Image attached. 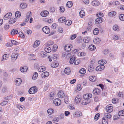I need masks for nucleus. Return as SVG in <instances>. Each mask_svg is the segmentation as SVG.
<instances>
[{"label": "nucleus", "instance_id": "obj_1", "mask_svg": "<svg viewBox=\"0 0 124 124\" xmlns=\"http://www.w3.org/2000/svg\"><path fill=\"white\" fill-rule=\"evenodd\" d=\"M37 91V88L35 86H34L30 89L29 90V92L30 94H33L36 93Z\"/></svg>", "mask_w": 124, "mask_h": 124}, {"label": "nucleus", "instance_id": "obj_2", "mask_svg": "<svg viewBox=\"0 0 124 124\" xmlns=\"http://www.w3.org/2000/svg\"><path fill=\"white\" fill-rule=\"evenodd\" d=\"M113 106L111 104L108 105L106 107V111L109 113L112 112L113 111Z\"/></svg>", "mask_w": 124, "mask_h": 124}, {"label": "nucleus", "instance_id": "obj_3", "mask_svg": "<svg viewBox=\"0 0 124 124\" xmlns=\"http://www.w3.org/2000/svg\"><path fill=\"white\" fill-rule=\"evenodd\" d=\"M54 103L56 106H59L61 103V102L59 99L56 98L54 101Z\"/></svg>", "mask_w": 124, "mask_h": 124}, {"label": "nucleus", "instance_id": "obj_4", "mask_svg": "<svg viewBox=\"0 0 124 124\" xmlns=\"http://www.w3.org/2000/svg\"><path fill=\"white\" fill-rule=\"evenodd\" d=\"M101 92V90L100 89L96 88L93 91V93L95 95H99Z\"/></svg>", "mask_w": 124, "mask_h": 124}, {"label": "nucleus", "instance_id": "obj_5", "mask_svg": "<svg viewBox=\"0 0 124 124\" xmlns=\"http://www.w3.org/2000/svg\"><path fill=\"white\" fill-rule=\"evenodd\" d=\"M43 31L45 33L47 34L50 32V30L47 26H45L43 27L42 28Z\"/></svg>", "mask_w": 124, "mask_h": 124}, {"label": "nucleus", "instance_id": "obj_6", "mask_svg": "<svg viewBox=\"0 0 124 124\" xmlns=\"http://www.w3.org/2000/svg\"><path fill=\"white\" fill-rule=\"evenodd\" d=\"M81 97L80 95H78L75 99V102L77 104L79 103L81 100Z\"/></svg>", "mask_w": 124, "mask_h": 124}, {"label": "nucleus", "instance_id": "obj_7", "mask_svg": "<svg viewBox=\"0 0 124 124\" xmlns=\"http://www.w3.org/2000/svg\"><path fill=\"white\" fill-rule=\"evenodd\" d=\"M18 54L16 53H13L11 55L12 60L13 61H14L16 60L18 56Z\"/></svg>", "mask_w": 124, "mask_h": 124}, {"label": "nucleus", "instance_id": "obj_8", "mask_svg": "<svg viewBox=\"0 0 124 124\" xmlns=\"http://www.w3.org/2000/svg\"><path fill=\"white\" fill-rule=\"evenodd\" d=\"M105 68L103 65H100L97 66L96 68V70L97 71H99L103 70Z\"/></svg>", "mask_w": 124, "mask_h": 124}, {"label": "nucleus", "instance_id": "obj_9", "mask_svg": "<svg viewBox=\"0 0 124 124\" xmlns=\"http://www.w3.org/2000/svg\"><path fill=\"white\" fill-rule=\"evenodd\" d=\"M12 15L11 13H8L4 16V19L5 20H7L11 17Z\"/></svg>", "mask_w": 124, "mask_h": 124}, {"label": "nucleus", "instance_id": "obj_10", "mask_svg": "<svg viewBox=\"0 0 124 124\" xmlns=\"http://www.w3.org/2000/svg\"><path fill=\"white\" fill-rule=\"evenodd\" d=\"M92 97V95L91 93H87L85 94L83 96V98L85 99H87L90 100V99Z\"/></svg>", "mask_w": 124, "mask_h": 124}, {"label": "nucleus", "instance_id": "obj_11", "mask_svg": "<svg viewBox=\"0 0 124 124\" xmlns=\"http://www.w3.org/2000/svg\"><path fill=\"white\" fill-rule=\"evenodd\" d=\"M58 96L60 98H62L65 96V94L63 91L61 90L59 91L58 94Z\"/></svg>", "mask_w": 124, "mask_h": 124}, {"label": "nucleus", "instance_id": "obj_12", "mask_svg": "<svg viewBox=\"0 0 124 124\" xmlns=\"http://www.w3.org/2000/svg\"><path fill=\"white\" fill-rule=\"evenodd\" d=\"M90 101V100L87 99H85L83 98V100L82 101V104L83 105H85L88 104Z\"/></svg>", "mask_w": 124, "mask_h": 124}, {"label": "nucleus", "instance_id": "obj_13", "mask_svg": "<svg viewBox=\"0 0 124 124\" xmlns=\"http://www.w3.org/2000/svg\"><path fill=\"white\" fill-rule=\"evenodd\" d=\"M90 101V100L87 99H85L83 98V100L82 101V104L83 105H85L88 104Z\"/></svg>", "mask_w": 124, "mask_h": 124}, {"label": "nucleus", "instance_id": "obj_14", "mask_svg": "<svg viewBox=\"0 0 124 124\" xmlns=\"http://www.w3.org/2000/svg\"><path fill=\"white\" fill-rule=\"evenodd\" d=\"M48 14V12L47 11L45 10L41 12L40 14V15L42 17H44L47 16Z\"/></svg>", "mask_w": 124, "mask_h": 124}, {"label": "nucleus", "instance_id": "obj_15", "mask_svg": "<svg viewBox=\"0 0 124 124\" xmlns=\"http://www.w3.org/2000/svg\"><path fill=\"white\" fill-rule=\"evenodd\" d=\"M22 80L21 79L17 78L16 79L15 84L17 85H19L21 83Z\"/></svg>", "mask_w": 124, "mask_h": 124}, {"label": "nucleus", "instance_id": "obj_16", "mask_svg": "<svg viewBox=\"0 0 124 124\" xmlns=\"http://www.w3.org/2000/svg\"><path fill=\"white\" fill-rule=\"evenodd\" d=\"M72 47L68 45H66L64 47V49L66 51H70Z\"/></svg>", "mask_w": 124, "mask_h": 124}, {"label": "nucleus", "instance_id": "obj_17", "mask_svg": "<svg viewBox=\"0 0 124 124\" xmlns=\"http://www.w3.org/2000/svg\"><path fill=\"white\" fill-rule=\"evenodd\" d=\"M28 68L27 67L25 66L21 67L20 68V71L22 72H26Z\"/></svg>", "mask_w": 124, "mask_h": 124}, {"label": "nucleus", "instance_id": "obj_18", "mask_svg": "<svg viewBox=\"0 0 124 124\" xmlns=\"http://www.w3.org/2000/svg\"><path fill=\"white\" fill-rule=\"evenodd\" d=\"M103 19L101 18H98L96 19L95 21V23H100L103 21Z\"/></svg>", "mask_w": 124, "mask_h": 124}, {"label": "nucleus", "instance_id": "obj_19", "mask_svg": "<svg viewBox=\"0 0 124 124\" xmlns=\"http://www.w3.org/2000/svg\"><path fill=\"white\" fill-rule=\"evenodd\" d=\"M38 71L40 72H42L46 70V68L43 66H40L38 68Z\"/></svg>", "mask_w": 124, "mask_h": 124}, {"label": "nucleus", "instance_id": "obj_20", "mask_svg": "<svg viewBox=\"0 0 124 124\" xmlns=\"http://www.w3.org/2000/svg\"><path fill=\"white\" fill-rule=\"evenodd\" d=\"M88 70L90 72H92L94 70V67L93 65H91L88 66Z\"/></svg>", "mask_w": 124, "mask_h": 124}, {"label": "nucleus", "instance_id": "obj_21", "mask_svg": "<svg viewBox=\"0 0 124 124\" xmlns=\"http://www.w3.org/2000/svg\"><path fill=\"white\" fill-rule=\"evenodd\" d=\"M66 20V18L64 17H62L60 18L59 19H58V21L61 23H63L65 22Z\"/></svg>", "mask_w": 124, "mask_h": 124}, {"label": "nucleus", "instance_id": "obj_22", "mask_svg": "<svg viewBox=\"0 0 124 124\" xmlns=\"http://www.w3.org/2000/svg\"><path fill=\"white\" fill-rule=\"evenodd\" d=\"M64 72L67 75H69L70 73V70L69 67L66 68L64 70Z\"/></svg>", "mask_w": 124, "mask_h": 124}, {"label": "nucleus", "instance_id": "obj_23", "mask_svg": "<svg viewBox=\"0 0 124 124\" xmlns=\"http://www.w3.org/2000/svg\"><path fill=\"white\" fill-rule=\"evenodd\" d=\"M31 12H29L27 13L26 16V18L25 20V22H28L29 19V17L31 16Z\"/></svg>", "mask_w": 124, "mask_h": 124}, {"label": "nucleus", "instance_id": "obj_24", "mask_svg": "<svg viewBox=\"0 0 124 124\" xmlns=\"http://www.w3.org/2000/svg\"><path fill=\"white\" fill-rule=\"evenodd\" d=\"M89 49L91 51L94 50L96 49L95 46L94 45H90L88 47Z\"/></svg>", "mask_w": 124, "mask_h": 124}, {"label": "nucleus", "instance_id": "obj_25", "mask_svg": "<svg viewBox=\"0 0 124 124\" xmlns=\"http://www.w3.org/2000/svg\"><path fill=\"white\" fill-rule=\"evenodd\" d=\"M93 5L96 6L98 5L99 4V1L97 0L93 1L92 2Z\"/></svg>", "mask_w": 124, "mask_h": 124}, {"label": "nucleus", "instance_id": "obj_26", "mask_svg": "<svg viewBox=\"0 0 124 124\" xmlns=\"http://www.w3.org/2000/svg\"><path fill=\"white\" fill-rule=\"evenodd\" d=\"M44 50L46 52L49 53L51 51V49L49 47L47 46L45 48Z\"/></svg>", "mask_w": 124, "mask_h": 124}, {"label": "nucleus", "instance_id": "obj_27", "mask_svg": "<svg viewBox=\"0 0 124 124\" xmlns=\"http://www.w3.org/2000/svg\"><path fill=\"white\" fill-rule=\"evenodd\" d=\"M40 43V41H36L34 43L33 46L35 47H36L38 46L39 44Z\"/></svg>", "mask_w": 124, "mask_h": 124}, {"label": "nucleus", "instance_id": "obj_28", "mask_svg": "<svg viewBox=\"0 0 124 124\" xmlns=\"http://www.w3.org/2000/svg\"><path fill=\"white\" fill-rule=\"evenodd\" d=\"M106 62H107L106 61L103 60H100L98 61V63L101 65H103L106 64Z\"/></svg>", "mask_w": 124, "mask_h": 124}, {"label": "nucleus", "instance_id": "obj_29", "mask_svg": "<svg viewBox=\"0 0 124 124\" xmlns=\"http://www.w3.org/2000/svg\"><path fill=\"white\" fill-rule=\"evenodd\" d=\"M101 40L98 38H96L93 40V42L95 44H98L100 42Z\"/></svg>", "mask_w": 124, "mask_h": 124}, {"label": "nucleus", "instance_id": "obj_30", "mask_svg": "<svg viewBox=\"0 0 124 124\" xmlns=\"http://www.w3.org/2000/svg\"><path fill=\"white\" fill-rule=\"evenodd\" d=\"M90 40V38L89 37H85L83 39L84 42L86 43H88Z\"/></svg>", "mask_w": 124, "mask_h": 124}, {"label": "nucleus", "instance_id": "obj_31", "mask_svg": "<svg viewBox=\"0 0 124 124\" xmlns=\"http://www.w3.org/2000/svg\"><path fill=\"white\" fill-rule=\"evenodd\" d=\"M27 4L25 3H22L20 5V7L22 8H24L27 7Z\"/></svg>", "mask_w": 124, "mask_h": 124}, {"label": "nucleus", "instance_id": "obj_32", "mask_svg": "<svg viewBox=\"0 0 124 124\" xmlns=\"http://www.w3.org/2000/svg\"><path fill=\"white\" fill-rule=\"evenodd\" d=\"M89 79L91 81L94 82L96 80V78L94 76H91L89 77Z\"/></svg>", "mask_w": 124, "mask_h": 124}, {"label": "nucleus", "instance_id": "obj_33", "mask_svg": "<svg viewBox=\"0 0 124 124\" xmlns=\"http://www.w3.org/2000/svg\"><path fill=\"white\" fill-rule=\"evenodd\" d=\"M82 113L80 111H77L75 113V115L76 116L79 117L81 116L82 115Z\"/></svg>", "mask_w": 124, "mask_h": 124}, {"label": "nucleus", "instance_id": "obj_34", "mask_svg": "<svg viewBox=\"0 0 124 124\" xmlns=\"http://www.w3.org/2000/svg\"><path fill=\"white\" fill-rule=\"evenodd\" d=\"M73 5V3L71 1H69L67 3L66 6L67 7L70 8L72 7Z\"/></svg>", "mask_w": 124, "mask_h": 124}, {"label": "nucleus", "instance_id": "obj_35", "mask_svg": "<svg viewBox=\"0 0 124 124\" xmlns=\"http://www.w3.org/2000/svg\"><path fill=\"white\" fill-rule=\"evenodd\" d=\"M21 15L20 12L18 11H16L15 14V16L16 18H18L20 17Z\"/></svg>", "mask_w": 124, "mask_h": 124}, {"label": "nucleus", "instance_id": "obj_36", "mask_svg": "<svg viewBox=\"0 0 124 124\" xmlns=\"http://www.w3.org/2000/svg\"><path fill=\"white\" fill-rule=\"evenodd\" d=\"M38 73L37 72L34 73L32 77L33 79L35 80L38 77Z\"/></svg>", "mask_w": 124, "mask_h": 124}, {"label": "nucleus", "instance_id": "obj_37", "mask_svg": "<svg viewBox=\"0 0 124 124\" xmlns=\"http://www.w3.org/2000/svg\"><path fill=\"white\" fill-rule=\"evenodd\" d=\"M16 21V19L15 18H10L9 20V23L10 24H12L15 23Z\"/></svg>", "mask_w": 124, "mask_h": 124}, {"label": "nucleus", "instance_id": "obj_38", "mask_svg": "<svg viewBox=\"0 0 124 124\" xmlns=\"http://www.w3.org/2000/svg\"><path fill=\"white\" fill-rule=\"evenodd\" d=\"M76 59L75 57H72L70 58V64H73L74 62L75 61Z\"/></svg>", "mask_w": 124, "mask_h": 124}, {"label": "nucleus", "instance_id": "obj_39", "mask_svg": "<svg viewBox=\"0 0 124 124\" xmlns=\"http://www.w3.org/2000/svg\"><path fill=\"white\" fill-rule=\"evenodd\" d=\"M49 75L48 72L47 71L45 72H43L42 74V76L43 75L44 78H45L46 77L48 76Z\"/></svg>", "mask_w": 124, "mask_h": 124}, {"label": "nucleus", "instance_id": "obj_40", "mask_svg": "<svg viewBox=\"0 0 124 124\" xmlns=\"http://www.w3.org/2000/svg\"><path fill=\"white\" fill-rule=\"evenodd\" d=\"M79 15L80 17H83L85 16V13L83 10H81L79 12Z\"/></svg>", "mask_w": 124, "mask_h": 124}, {"label": "nucleus", "instance_id": "obj_41", "mask_svg": "<svg viewBox=\"0 0 124 124\" xmlns=\"http://www.w3.org/2000/svg\"><path fill=\"white\" fill-rule=\"evenodd\" d=\"M116 13L115 11L110 12L108 14V15L110 16H114L115 15Z\"/></svg>", "mask_w": 124, "mask_h": 124}, {"label": "nucleus", "instance_id": "obj_42", "mask_svg": "<svg viewBox=\"0 0 124 124\" xmlns=\"http://www.w3.org/2000/svg\"><path fill=\"white\" fill-rule=\"evenodd\" d=\"M18 32L17 30H12L11 31V34L12 35H14L15 34H17Z\"/></svg>", "mask_w": 124, "mask_h": 124}, {"label": "nucleus", "instance_id": "obj_43", "mask_svg": "<svg viewBox=\"0 0 124 124\" xmlns=\"http://www.w3.org/2000/svg\"><path fill=\"white\" fill-rule=\"evenodd\" d=\"M9 55L7 54H4L2 57V60H6L8 58Z\"/></svg>", "mask_w": 124, "mask_h": 124}, {"label": "nucleus", "instance_id": "obj_44", "mask_svg": "<svg viewBox=\"0 0 124 124\" xmlns=\"http://www.w3.org/2000/svg\"><path fill=\"white\" fill-rule=\"evenodd\" d=\"M118 101V99L117 98H115L113 99L112 100V103L114 104L117 103Z\"/></svg>", "mask_w": 124, "mask_h": 124}, {"label": "nucleus", "instance_id": "obj_45", "mask_svg": "<svg viewBox=\"0 0 124 124\" xmlns=\"http://www.w3.org/2000/svg\"><path fill=\"white\" fill-rule=\"evenodd\" d=\"M113 29L115 31H119V29L118 26L116 24L113 27Z\"/></svg>", "mask_w": 124, "mask_h": 124}, {"label": "nucleus", "instance_id": "obj_46", "mask_svg": "<svg viewBox=\"0 0 124 124\" xmlns=\"http://www.w3.org/2000/svg\"><path fill=\"white\" fill-rule=\"evenodd\" d=\"M105 116L108 118H110L112 116L111 114L108 113H107L105 114Z\"/></svg>", "mask_w": 124, "mask_h": 124}, {"label": "nucleus", "instance_id": "obj_47", "mask_svg": "<svg viewBox=\"0 0 124 124\" xmlns=\"http://www.w3.org/2000/svg\"><path fill=\"white\" fill-rule=\"evenodd\" d=\"M72 23V21L70 20H67L65 22V24L68 25H70Z\"/></svg>", "mask_w": 124, "mask_h": 124}, {"label": "nucleus", "instance_id": "obj_48", "mask_svg": "<svg viewBox=\"0 0 124 124\" xmlns=\"http://www.w3.org/2000/svg\"><path fill=\"white\" fill-rule=\"evenodd\" d=\"M120 19L122 21H124V15L123 14H120L119 16Z\"/></svg>", "mask_w": 124, "mask_h": 124}, {"label": "nucleus", "instance_id": "obj_49", "mask_svg": "<svg viewBox=\"0 0 124 124\" xmlns=\"http://www.w3.org/2000/svg\"><path fill=\"white\" fill-rule=\"evenodd\" d=\"M79 72L81 74H84L86 72V70L84 68H82L80 70Z\"/></svg>", "mask_w": 124, "mask_h": 124}, {"label": "nucleus", "instance_id": "obj_50", "mask_svg": "<svg viewBox=\"0 0 124 124\" xmlns=\"http://www.w3.org/2000/svg\"><path fill=\"white\" fill-rule=\"evenodd\" d=\"M99 30L97 28H95L93 31V33L94 35H97L99 33Z\"/></svg>", "mask_w": 124, "mask_h": 124}, {"label": "nucleus", "instance_id": "obj_51", "mask_svg": "<svg viewBox=\"0 0 124 124\" xmlns=\"http://www.w3.org/2000/svg\"><path fill=\"white\" fill-rule=\"evenodd\" d=\"M58 48V46L56 45H54L53 47L52 51L55 52L57 50Z\"/></svg>", "mask_w": 124, "mask_h": 124}, {"label": "nucleus", "instance_id": "obj_52", "mask_svg": "<svg viewBox=\"0 0 124 124\" xmlns=\"http://www.w3.org/2000/svg\"><path fill=\"white\" fill-rule=\"evenodd\" d=\"M118 114L119 116H123L124 115V109L118 112Z\"/></svg>", "mask_w": 124, "mask_h": 124}, {"label": "nucleus", "instance_id": "obj_53", "mask_svg": "<svg viewBox=\"0 0 124 124\" xmlns=\"http://www.w3.org/2000/svg\"><path fill=\"white\" fill-rule=\"evenodd\" d=\"M54 112V110L52 109H49L47 111V113L49 115H51Z\"/></svg>", "mask_w": 124, "mask_h": 124}, {"label": "nucleus", "instance_id": "obj_54", "mask_svg": "<svg viewBox=\"0 0 124 124\" xmlns=\"http://www.w3.org/2000/svg\"><path fill=\"white\" fill-rule=\"evenodd\" d=\"M97 16L98 17L101 18L103 17V13L101 12H100L97 14Z\"/></svg>", "mask_w": 124, "mask_h": 124}, {"label": "nucleus", "instance_id": "obj_55", "mask_svg": "<svg viewBox=\"0 0 124 124\" xmlns=\"http://www.w3.org/2000/svg\"><path fill=\"white\" fill-rule=\"evenodd\" d=\"M102 122L103 124H108V123L107 120L105 119L104 118L102 119Z\"/></svg>", "mask_w": 124, "mask_h": 124}, {"label": "nucleus", "instance_id": "obj_56", "mask_svg": "<svg viewBox=\"0 0 124 124\" xmlns=\"http://www.w3.org/2000/svg\"><path fill=\"white\" fill-rule=\"evenodd\" d=\"M41 56L42 57H44L47 56V54L44 52H42L41 53Z\"/></svg>", "mask_w": 124, "mask_h": 124}, {"label": "nucleus", "instance_id": "obj_57", "mask_svg": "<svg viewBox=\"0 0 124 124\" xmlns=\"http://www.w3.org/2000/svg\"><path fill=\"white\" fill-rule=\"evenodd\" d=\"M58 64L57 63H55L54 64L53 63L51 64V66L53 68L56 67L58 66Z\"/></svg>", "mask_w": 124, "mask_h": 124}, {"label": "nucleus", "instance_id": "obj_58", "mask_svg": "<svg viewBox=\"0 0 124 124\" xmlns=\"http://www.w3.org/2000/svg\"><path fill=\"white\" fill-rule=\"evenodd\" d=\"M56 55L55 54L53 55L51 57V58H52L54 61H56L57 60V57Z\"/></svg>", "mask_w": 124, "mask_h": 124}, {"label": "nucleus", "instance_id": "obj_59", "mask_svg": "<svg viewBox=\"0 0 124 124\" xmlns=\"http://www.w3.org/2000/svg\"><path fill=\"white\" fill-rule=\"evenodd\" d=\"M78 55L80 57L83 56L85 55V54L84 52L79 53H78Z\"/></svg>", "mask_w": 124, "mask_h": 124}, {"label": "nucleus", "instance_id": "obj_60", "mask_svg": "<svg viewBox=\"0 0 124 124\" xmlns=\"http://www.w3.org/2000/svg\"><path fill=\"white\" fill-rule=\"evenodd\" d=\"M100 116V114L99 113L96 114L95 116L94 119L95 120H97L98 119Z\"/></svg>", "mask_w": 124, "mask_h": 124}, {"label": "nucleus", "instance_id": "obj_61", "mask_svg": "<svg viewBox=\"0 0 124 124\" xmlns=\"http://www.w3.org/2000/svg\"><path fill=\"white\" fill-rule=\"evenodd\" d=\"M11 42L14 45H17L18 44V42L14 40H11Z\"/></svg>", "mask_w": 124, "mask_h": 124}, {"label": "nucleus", "instance_id": "obj_62", "mask_svg": "<svg viewBox=\"0 0 124 124\" xmlns=\"http://www.w3.org/2000/svg\"><path fill=\"white\" fill-rule=\"evenodd\" d=\"M54 44V42L52 41H50L47 42V46H50L53 45Z\"/></svg>", "mask_w": 124, "mask_h": 124}, {"label": "nucleus", "instance_id": "obj_63", "mask_svg": "<svg viewBox=\"0 0 124 124\" xmlns=\"http://www.w3.org/2000/svg\"><path fill=\"white\" fill-rule=\"evenodd\" d=\"M18 34L21 37L23 38L24 37V34L22 32H19L18 33Z\"/></svg>", "mask_w": 124, "mask_h": 124}, {"label": "nucleus", "instance_id": "obj_64", "mask_svg": "<svg viewBox=\"0 0 124 124\" xmlns=\"http://www.w3.org/2000/svg\"><path fill=\"white\" fill-rule=\"evenodd\" d=\"M60 10L61 12H63L64 11V8L63 7H61L60 8Z\"/></svg>", "mask_w": 124, "mask_h": 124}]
</instances>
